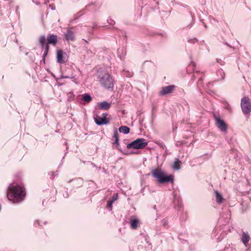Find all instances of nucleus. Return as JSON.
Segmentation results:
<instances>
[{
  "label": "nucleus",
  "instance_id": "1",
  "mask_svg": "<svg viewBox=\"0 0 251 251\" xmlns=\"http://www.w3.org/2000/svg\"><path fill=\"white\" fill-rule=\"evenodd\" d=\"M25 196V189L21 186H11L8 188L7 197L9 200L15 199L22 201Z\"/></svg>",
  "mask_w": 251,
  "mask_h": 251
},
{
  "label": "nucleus",
  "instance_id": "2",
  "mask_svg": "<svg viewBox=\"0 0 251 251\" xmlns=\"http://www.w3.org/2000/svg\"><path fill=\"white\" fill-rule=\"evenodd\" d=\"M152 176L157 179L159 183L163 184L171 182L174 183V176L173 175H167L166 173L163 171L160 168L153 169L151 171Z\"/></svg>",
  "mask_w": 251,
  "mask_h": 251
},
{
  "label": "nucleus",
  "instance_id": "3",
  "mask_svg": "<svg viewBox=\"0 0 251 251\" xmlns=\"http://www.w3.org/2000/svg\"><path fill=\"white\" fill-rule=\"evenodd\" d=\"M98 78L101 86L107 90H113L114 80L109 73L105 72L100 75Z\"/></svg>",
  "mask_w": 251,
  "mask_h": 251
},
{
  "label": "nucleus",
  "instance_id": "4",
  "mask_svg": "<svg viewBox=\"0 0 251 251\" xmlns=\"http://www.w3.org/2000/svg\"><path fill=\"white\" fill-rule=\"evenodd\" d=\"M148 145L146 140L143 138H138L127 145V149H142Z\"/></svg>",
  "mask_w": 251,
  "mask_h": 251
},
{
  "label": "nucleus",
  "instance_id": "5",
  "mask_svg": "<svg viewBox=\"0 0 251 251\" xmlns=\"http://www.w3.org/2000/svg\"><path fill=\"white\" fill-rule=\"evenodd\" d=\"M241 106L245 114H250L251 111V103L249 98L244 97L241 101Z\"/></svg>",
  "mask_w": 251,
  "mask_h": 251
},
{
  "label": "nucleus",
  "instance_id": "6",
  "mask_svg": "<svg viewBox=\"0 0 251 251\" xmlns=\"http://www.w3.org/2000/svg\"><path fill=\"white\" fill-rule=\"evenodd\" d=\"M107 114L103 113L102 117L100 116L97 114H95L94 116V119L95 123L98 125H106L109 123V120L106 118Z\"/></svg>",
  "mask_w": 251,
  "mask_h": 251
},
{
  "label": "nucleus",
  "instance_id": "7",
  "mask_svg": "<svg viewBox=\"0 0 251 251\" xmlns=\"http://www.w3.org/2000/svg\"><path fill=\"white\" fill-rule=\"evenodd\" d=\"M175 88V86L170 85L167 86L163 87L161 90L160 91V95L161 96L165 95L167 94L173 93Z\"/></svg>",
  "mask_w": 251,
  "mask_h": 251
},
{
  "label": "nucleus",
  "instance_id": "8",
  "mask_svg": "<svg viewBox=\"0 0 251 251\" xmlns=\"http://www.w3.org/2000/svg\"><path fill=\"white\" fill-rule=\"evenodd\" d=\"M215 119L217 127L222 131H226L227 127L225 122L218 117H215Z\"/></svg>",
  "mask_w": 251,
  "mask_h": 251
},
{
  "label": "nucleus",
  "instance_id": "9",
  "mask_svg": "<svg viewBox=\"0 0 251 251\" xmlns=\"http://www.w3.org/2000/svg\"><path fill=\"white\" fill-rule=\"evenodd\" d=\"M57 61L60 64L65 63L67 60L63 56V51L61 50L57 51Z\"/></svg>",
  "mask_w": 251,
  "mask_h": 251
},
{
  "label": "nucleus",
  "instance_id": "10",
  "mask_svg": "<svg viewBox=\"0 0 251 251\" xmlns=\"http://www.w3.org/2000/svg\"><path fill=\"white\" fill-rule=\"evenodd\" d=\"M57 41V37L55 35H50L47 38V44L55 46Z\"/></svg>",
  "mask_w": 251,
  "mask_h": 251
},
{
  "label": "nucleus",
  "instance_id": "11",
  "mask_svg": "<svg viewBox=\"0 0 251 251\" xmlns=\"http://www.w3.org/2000/svg\"><path fill=\"white\" fill-rule=\"evenodd\" d=\"M65 37L67 41H74L75 39L74 33L71 29H68L65 34Z\"/></svg>",
  "mask_w": 251,
  "mask_h": 251
},
{
  "label": "nucleus",
  "instance_id": "12",
  "mask_svg": "<svg viewBox=\"0 0 251 251\" xmlns=\"http://www.w3.org/2000/svg\"><path fill=\"white\" fill-rule=\"evenodd\" d=\"M139 221L137 219H131L130 221V227L132 229H136L139 225Z\"/></svg>",
  "mask_w": 251,
  "mask_h": 251
},
{
  "label": "nucleus",
  "instance_id": "13",
  "mask_svg": "<svg viewBox=\"0 0 251 251\" xmlns=\"http://www.w3.org/2000/svg\"><path fill=\"white\" fill-rule=\"evenodd\" d=\"M111 104L106 101H103L99 104V108L101 109L108 110Z\"/></svg>",
  "mask_w": 251,
  "mask_h": 251
},
{
  "label": "nucleus",
  "instance_id": "14",
  "mask_svg": "<svg viewBox=\"0 0 251 251\" xmlns=\"http://www.w3.org/2000/svg\"><path fill=\"white\" fill-rule=\"evenodd\" d=\"M250 240V236L248 233L243 232L242 237V241L246 246Z\"/></svg>",
  "mask_w": 251,
  "mask_h": 251
},
{
  "label": "nucleus",
  "instance_id": "15",
  "mask_svg": "<svg viewBox=\"0 0 251 251\" xmlns=\"http://www.w3.org/2000/svg\"><path fill=\"white\" fill-rule=\"evenodd\" d=\"M119 130L120 132L127 134L130 131V128L127 126H123L119 127Z\"/></svg>",
  "mask_w": 251,
  "mask_h": 251
},
{
  "label": "nucleus",
  "instance_id": "16",
  "mask_svg": "<svg viewBox=\"0 0 251 251\" xmlns=\"http://www.w3.org/2000/svg\"><path fill=\"white\" fill-rule=\"evenodd\" d=\"M92 99L91 96L88 94H84L82 95V100L89 103L92 100Z\"/></svg>",
  "mask_w": 251,
  "mask_h": 251
},
{
  "label": "nucleus",
  "instance_id": "17",
  "mask_svg": "<svg viewBox=\"0 0 251 251\" xmlns=\"http://www.w3.org/2000/svg\"><path fill=\"white\" fill-rule=\"evenodd\" d=\"M180 164L181 162L178 159H176L173 165V169L179 170L180 169Z\"/></svg>",
  "mask_w": 251,
  "mask_h": 251
},
{
  "label": "nucleus",
  "instance_id": "18",
  "mask_svg": "<svg viewBox=\"0 0 251 251\" xmlns=\"http://www.w3.org/2000/svg\"><path fill=\"white\" fill-rule=\"evenodd\" d=\"M216 201L218 203H221L223 201V198L222 195L218 192L215 191Z\"/></svg>",
  "mask_w": 251,
  "mask_h": 251
},
{
  "label": "nucleus",
  "instance_id": "19",
  "mask_svg": "<svg viewBox=\"0 0 251 251\" xmlns=\"http://www.w3.org/2000/svg\"><path fill=\"white\" fill-rule=\"evenodd\" d=\"M113 138L115 139V144L119 145V137L118 132L117 129L114 130Z\"/></svg>",
  "mask_w": 251,
  "mask_h": 251
},
{
  "label": "nucleus",
  "instance_id": "20",
  "mask_svg": "<svg viewBox=\"0 0 251 251\" xmlns=\"http://www.w3.org/2000/svg\"><path fill=\"white\" fill-rule=\"evenodd\" d=\"M46 41V37L44 35L41 36L39 38V43L42 48H43L45 45Z\"/></svg>",
  "mask_w": 251,
  "mask_h": 251
},
{
  "label": "nucleus",
  "instance_id": "21",
  "mask_svg": "<svg viewBox=\"0 0 251 251\" xmlns=\"http://www.w3.org/2000/svg\"><path fill=\"white\" fill-rule=\"evenodd\" d=\"M161 223L162 224V225L164 227L166 226H167V225H168V221L166 219L162 220V221H161Z\"/></svg>",
  "mask_w": 251,
  "mask_h": 251
},
{
  "label": "nucleus",
  "instance_id": "22",
  "mask_svg": "<svg viewBox=\"0 0 251 251\" xmlns=\"http://www.w3.org/2000/svg\"><path fill=\"white\" fill-rule=\"evenodd\" d=\"M118 197V194H115L112 197L111 199L113 200L114 201L117 200Z\"/></svg>",
  "mask_w": 251,
  "mask_h": 251
},
{
  "label": "nucleus",
  "instance_id": "23",
  "mask_svg": "<svg viewBox=\"0 0 251 251\" xmlns=\"http://www.w3.org/2000/svg\"><path fill=\"white\" fill-rule=\"evenodd\" d=\"M112 204L113 203L109 200H108V201H107V207L111 208Z\"/></svg>",
  "mask_w": 251,
  "mask_h": 251
},
{
  "label": "nucleus",
  "instance_id": "24",
  "mask_svg": "<svg viewBox=\"0 0 251 251\" xmlns=\"http://www.w3.org/2000/svg\"><path fill=\"white\" fill-rule=\"evenodd\" d=\"M49 44H47L46 46V50H45V53H47L49 50Z\"/></svg>",
  "mask_w": 251,
  "mask_h": 251
},
{
  "label": "nucleus",
  "instance_id": "25",
  "mask_svg": "<svg viewBox=\"0 0 251 251\" xmlns=\"http://www.w3.org/2000/svg\"><path fill=\"white\" fill-rule=\"evenodd\" d=\"M112 203H113V202L115 201L113 200L112 199H111V200H109Z\"/></svg>",
  "mask_w": 251,
  "mask_h": 251
},
{
  "label": "nucleus",
  "instance_id": "26",
  "mask_svg": "<svg viewBox=\"0 0 251 251\" xmlns=\"http://www.w3.org/2000/svg\"><path fill=\"white\" fill-rule=\"evenodd\" d=\"M36 223L38 224V225L39 224L38 221H37L36 222Z\"/></svg>",
  "mask_w": 251,
  "mask_h": 251
},
{
  "label": "nucleus",
  "instance_id": "27",
  "mask_svg": "<svg viewBox=\"0 0 251 251\" xmlns=\"http://www.w3.org/2000/svg\"><path fill=\"white\" fill-rule=\"evenodd\" d=\"M228 107H229V105H227V106L226 108H227V109H228Z\"/></svg>",
  "mask_w": 251,
  "mask_h": 251
}]
</instances>
